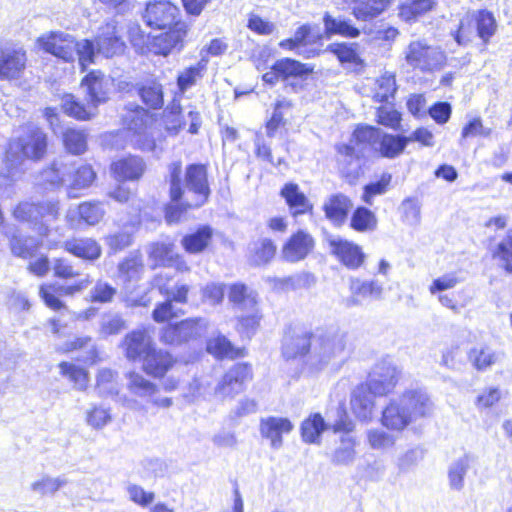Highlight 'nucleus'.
<instances>
[{
  "label": "nucleus",
  "mask_w": 512,
  "mask_h": 512,
  "mask_svg": "<svg viewBox=\"0 0 512 512\" xmlns=\"http://www.w3.org/2000/svg\"><path fill=\"white\" fill-rule=\"evenodd\" d=\"M143 21L158 34H146L141 29H133L129 41L139 55L168 57L180 52L188 39L189 24L182 18L180 8L170 0H153L146 4Z\"/></svg>",
  "instance_id": "obj_1"
},
{
  "label": "nucleus",
  "mask_w": 512,
  "mask_h": 512,
  "mask_svg": "<svg viewBox=\"0 0 512 512\" xmlns=\"http://www.w3.org/2000/svg\"><path fill=\"white\" fill-rule=\"evenodd\" d=\"M15 221L30 225L37 233L36 240L20 231H15L8 237V246L14 257L24 260L32 259L42 247V240L51 234L48 222L57 221L61 215L59 200L19 201L11 210Z\"/></svg>",
  "instance_id": "obj_2"
},
{
  "label": "nucleus",
  "mask_w": 512,
  "mask_h": 512,
  "mask_svg": "<svg viewBox=\"0 0 512 512\" xmlns=\"http://www.w3.org/2000/svg\"><path fill=\"white\" fill-rule=\"evenodd\" d=\"M434 404L421 389H410L390 399L382 411L381 423L391 431L401 432L420 418L432 415Z\"/></svg>",
  "instance_id": "obj_3"
},
{
  "label": "nucleus",
  "mask_w": 512,
  "mask_h": 512,
  "mask_svg": "<svg viewBox=\"0 0 512 512\" xmlns=\"http://www.w3.org/2000/svg\"><path fill=\"white\" fill-rule=\"evenodd\" d=\"M21 128L23 134L9 139L3 152V163L9 172L20 168L25 160L40 162L49 153V137L42 127L26 123Z\"/></svg>",
  "instance_id": "obj_4"
},
{
  "label": "nucleus",
  "mask_w": 512,
  "mask_h": 512,
  "mask_svg": "<svg viewBox=\"0 0 512 512\" xmlns=\"http://www.w3.org/2000/svg\"><path fill=\"white\" fill-rule=\"evenodd\" d=\"M346 336L334 330L317 331L313 334V346L305 359V367L311 374L335 369L345 358Z\"/></svg>",
  "instance_id": "obj_5"
},
{
  "label": "nucleus",
  "mask_w": 512,
  "mask_h": 512,
  "mask_svg": "<svg viewBox=\"0 0 512 512\" xmlns=\"http://www.w3.org/2000/svg\"><path fill=\"white\" fill-rule=\"evenodd\" d=\"M173 276L166 273H157L152 278V286L165 297V300L156 303L151 317L155 323L171 324L170 322L183 314V311L175 309L173 303L186 304L189 299L190 287L180 284L172 291L170 282Z\"/></svg>",
  "instance_id": "obj_6"
},
{
  "label": "nucleus",
  "mask_w": 512,
  "mask_h": 512,
  "mask_svg": "<svg viewBox=\"0 0 512 512\" xmlns=\"http://www.w3.org/2000/svg\"><path fill=\"white\" fill-rule=\"evenodd\" d=\"M168 171L170 203L164 207V218L168 224H175L180 222L189 210L197 209L202 205L190 198L188 195H185L181 161L171 163Z\"/></svg>",
  "instance_id": "obj_7"
},
{
  "label": "nucleus",
  "mask_w": 512,
  "mask_h": 512,
  "mask_svg": "<svg viewBox=\"0 0 512 512\" xmlns=\"http://www.w3.org/2000/svg\"><path fill=\"white\" fill-rule=\"evenodd\" d=\"M403 55L408 67L423 73L439 71L447 61L445 51L440 46L429 44L424 38L410 41Z\"/></svg>",
  "instance_id": "obj_8"
},
{
  "label": "nucleus",
  "mask_w": 512,
  "mask_h": 512,
  "mask_svg": "<svg viewBox=\"0 0 512 512\" xmlns=\"http://www.w3.org/2000/svg\"><path fill=\"white\" fill-rule=\"evenodd\" d=\"M496 30L497 22L494 15L487 10H476L462 18L453 37L460 46L469 44L475 37H479L486 45Z\"/></svg>",
  "instance_id": "obj_9"
},
{
  "label": "nucleus",
  "mask_w": 512,
  "mask_h": 512,
  "mask_svg": "<svg viewBox=\"0 0 512 512\" xmlns=\"http://www.w3.org/2000/svg\"><path fill=\"white\" fill-rule=\"evenodd\" d=\"M204 329L205 323L202 318H186L164 326L159 339L166 346H179L198 338Z\"/></svg>",
  "instance_id": "obj_10"
},
{
  "label": "nucleus",
  "mask_w": 512,
  "mask_h": 512,
  "mask_svg": "<svg viewBox=\"0 0 512 512\" xmlns=\"http://www.w3.org/2000/svg\"><path fill=\"white\" fill-rule=\"evenodd\" d=\"M92 280L89 276L79 279L70 285H60L55 282H45L39 285V297L44 305L52 311L67 309L62 296H72L85 290Z\"/></svg>",
  "instance_id": "obj_11"
},
{
  "label": "nucleus",
  "mask_w": 512,
  "mask_h": 512,
  "mask_svg": "<svg viewBox=\"0 0 512 512\" xmlns=\"http://www.w3.org/2000/svg\"><path fill=\"white\" fill-rule=\"evenodd\" d=\"M37 44L44 52L66 63H72L76 58L77 40L69 34L49 32L38 37Z\"/></svg>",
  "instance_id": "obj_12"
},
{
  "label": "nucleus",
  "mask_w": 512,
  "mask_h": 512,
  "mask_svg": "<svg viewBox=\"0 0 512 512\" xmlns=\"http://www.w3.org/2000/svg\"><path fill=\"white\" fill-rule=\"evenodd\" d=\"M96 50L105 58L122 55L126 49L122 28L115 21H108L99 27L95 36Z\"/></svg>",
  "instance_id": "obj_13"
},
{
  "label": "nucleus",
  "mask_w": 512,
  "mask_h": 512,
  "mask_svg": "<svg viewBox=\"0 0 512 512\" xmlns=\"http://www.w3.org/2000/svg\"><path fill=\"white\" fill-rule=\"evenodd\" d=\"M178 358L168 350L151 347L141 362L142 371L153 379L162 380L178 365Z\"/></svg>",
  "instance_id": "obj_14"
},
{
  "label": "nucleus",
  "mask_w": 512,
  "mask_h": 512,
  "mask_svg": "<svg viewBox=\"0 0 512 512\" xmlns=\"http://www.w3.org/2000/svg\"><path fill=\"white\" fill-rule=\"evenodd\" d=\"M28 56L23 47L0 48V81L12 82L23 77Z\"/></svg>",
  "instance_id": "obj_15"
},
{
  "label": "nucleus",
  "mask_w": 512,
  "mask_h": 512,
  "mask_svg": "<svg viewBox=\"0 0 512 512\" xmlns=\"http://www.w3.org/2000/svg\"><path fill=\"white\" fill-rule=\"evenodd\" d=\"M400 372L391 362L383 360L375 365L366 385L374 396H384L395 388Z\"/></svg>",
  "instance_id": "obj_16"
},
{
  "label": "nucleus",
  "mask_w": 512,
  "mask_h": 512,
  "mask_svg": "<svg viewBox=\"0 0 512 512\" xmlns=\"http://www.w3.org/2000/svg\"><path fill=\"white\" fill-rule=\"evenodd\" d=\"M109 169L118 182H138L144 177L147 164L141 156L127 154L112 161Z\"/></svg>",
  "instance_id": "obj_17"
},
{
  "label": "nucleus",
  "mask_w": 512,
  "mask_h": 512,
  "mask_svg": "<svg viewBox=\"0 0 512 512\" xmlns=\"http://www.w3.org/2000/svg\"><path fill=\"white\" fill-rule=\"evenodd\" d=\"M184 176L185 195L201 205L206 203L210 194L206 166L199 163L189 164L185 168Z\"/></svg>",
  "instance_id": "obj_18"
},
{
  "label": "nucleus",
  "mask_w": 512,
  "mask_h": 512,
  "mask_svg": "<svg viewBox=\"0 0 512 512\" xmlns=\"http://www.w3.org/2000/svg\"><path fill=\"white\" fill-rule=\"evenodd\" d=\"M327 242L330 253L348 269L355 270L363 264L365 254L359 245L339 236H331Z\"/></svg>",
  "instance_id": "obj_19"
},
{
  "label": "nucleus",
  "mask_w": 512,
  "mask_h": 512,
  "mask_svg": "<svg viewBox=\"0 0 512 512\" xmlns=\"http://www.w3.org/2000/svg\"><path fill=\"white\" fill-rule=\"evenodd\" d=\"M80 86L85 89L88 104L94 109L109 100V79L101 70H90L81 79Z\"/></svg>",
  "instance_id": "obj_20"
},
{
  "label": "nucleus",
  "mask_w": 512,
  "mask_h": 512,
  "mask_svg": "<svg viewBox=\"0 0 512 512\" xmlns=\"http://www.w3.org/2000/svg\"><path fill=\"white\" fill-rule=\"evenodd\" d=\"M154 346L146 328L131 330L121 342L124 356L131 362H142L150 348Z\"/></svg>",
  "instance_id": "obj_21"
},
{
  "label": "nucleus",
  "mask_w": 512,
  "mask_h": 512,
  "mask_svg": "<svg viewBox=\"0 0 512 512\" xmlns=\"http://www.w3.org/2000/svg\"><path fill=\"white\" fill-rule=\"evenodd\" d=\"M127 379L128 390L133 395L151 400L152 404L157 408H168L172 405L171 398L165 397L162 399H155L154 396L159 391L158 385L145 378L138 372H129L127 374Z\"/></svg>",
  "instance_id": "obj_22"
},
{
  "label": "nucleus",
  "mask_w": 512,
  "mask_h": 512,
  "mask_svg": "<svg viewBox=\"0 0 512 512\" xmlns=\"http://www.w3.org/2000/svg\"><path fill=\"white\" fill-rule=\"evenodd\" d=\"M293 423L285 417L268 416L260 419L259 432L262 438L270 442L272 449L278 450L283 445V434L290 433Z\"/></svg>",
  "instance_id": "obj_23"
},
{
  "label": "nucleus",
  "mask_w": 512,
  "mask_h": 512,
  "mask_svg": "<svg viewBox=\"0 0 512 512\" xmlns=\"http://www.w3.org/2000/svg\"><path fill=\"white\" fill-rule=\"evenodd\" d=\"M350 296L346 299V306L351 308L360 306L369 300L381 298L383 287L375 280H362L351 278L349 284Z\"/></svg>",
  "instance_id": "obj_24"
},
{
  "label": "nucleus",
  "mask_w": 512,
  "mask_h": 512,
  "mask_svg": "<svg viewBox=\"0 0 512 512\" xmlns=\"http://www.w3.org/2000/svg\"><path fill=\"white\" fill-rule=\"evenodd\" d=\"M319 34H313L309 25H302L299 27L292 38L280 42V47L283 49L295 50L298 55L304 58H312L318 55V51L313 48H308V45L316 43L320 40Z\"/></svg>",
  "instance_id": "obj_25"
},
{
  "label": "nucleus",
  "mask_w": 512,
  "mask_h": 512,
  "mask_svg": "<svg viewBox=\"0 0 512 512\" xmlns=\"http://www.w3.org/2000/svg\"><path fill=\"white\" fill-rule=\"evenodd\" d=\"M97 178V171L91 163L84 162L74 167L67 186L68 196L70 198L79 197L84 190L96 183Z\"/></svg>",
  "instance_id": "obj_26"
},
{
  "label": "nucleus",
  "mask_w": 512,
  "mask_h": 512,
  "mask_svg": "<svg viewBox=\"0 0 512 512\" xmlns=\"http://www.w3.org/2000/svg\"><path fill=\"white\" fill-rule=\"evenodd\" d=\"M63 249L85 261L94 262L102 255V246L92 237H72L63 244Z\"/></svg>",
  "instance_id": "obj_27"
},
{
  "label": "nucleus",
  "mask_w": 512,
  "mask_h": 512,
  "mask_svg": "<svg viewBox=\"0 0 512 512\" xmlns=\"http://www.w3.org/2000/svg\"><path fill=\"white\" fill-rule=\"evenodd\" d=\"M64 185V164L58 162L57 160H53L39 170L36 187L42 193L59 190Z\"/></svg>",
  "instance_id": "obj_28"
},
{
  "label": "nucleus",
  "mask_w": 512,
  "mask_h": 512,
  "mask_svg": "<svg viewBox=\"0 0 512 512\" xmlns=\"http://www.w3.org/2000/svg\"><path fill=\"white\" fill-rule=\"evenodd\" d=\"M228 298L238 311L251 310L260 306L258 292L242 282H236L229 286Z\"/></svg>",
  "instance_id": "obj_29"
},
{
  "label": "nucleus",
  "mask_w": 512,
  "mask_h": 512,
  "mask_svg": "<svg viewBox=\"0 0 512 512\" xmlns=\"http://www.w3.org/2000/svg\"><path fill=\"white\" fill-rule=\"evenodd\" d=\"M314 246L313 238L303 231H299L288 240L282 250V255L289 262L304 259Z\"/></svg>",
  "instance_id": "obj_30"
},
{
  "label": "nucleus",
  "mask_w": 512,
  "mask_h": 512,
  "mask_svg": "<svg viewBox=\"0 0 512 512\" xmlns=\"http://www.w3.org/2000/svg\"><path fill=\"white\" fill-rule=\"evenodd\" d=\"M212 237V228L208 225H201L195 231L184 235L181 245L188 254H199L208 248Z\"/></svg>",
  "instance_id": "obj_31"
},
{
  "label": "nucleus",
  "mask_w": 512,
  "mask_h": 512,
  "mask_svg": "<svg viewBox=\"0 0 512 512\" xmlns=\"http://www.w3.org/2000/svg\"><path fill=\"white\" fill-rule=\"evenodd\" d=\"M374 395L364 384L358 385L352 392L350 405L354 415L360 420L371 417L374 408Z\"/></svg>",
  "instance_id": "obj_32"
},
{
  "label": "nucleus",
  "mask_w": 512,
  "mask_h": 512,
  "mask_svg": "<svg viewBox=\"0 0 512 512\" xmlns=\"http://www.w3.org/2000/svg\"><path fill=\"white\" fill-rule=\"evenodd\" d=\"M313 346V334L302 332L287 337L283 343L282 353L287 359L308 356Z\"/></svg>",
  "instance_id": "obj_33"
},
{
  "label": "nucleus",
  "mask_w": 512,
  "mask_h": 512,
  "mask_svg": "<svg viewBox=\"0 0 512 512\" xmlns=\"http://www.w3.org/2000/svg\"><path fill=\"white\" fill-rule=\"evenodd\" d=\"M351 208V201L343 194L331 195L323 204L326 217L336 225L344 223Z\"/></svg>",
  "instance_id": "obj_34"
},
{
  "label": "nucleus",
  "mask_w": 512,
  "mask_h": 512,
  "mask_svg": "<svg viewBox=\"0 0 512 512\" xmlns=\"http://www.w3.org/2000/svg\"><path fill=\"white\" fill-rule=\"evenodd\" d=\"M91 108L93 107L89 106L88 102L86 104L83 103L71 93L62 96V112L76 121L85 122L91 120L96 114Z\"/></svg>",
  "instance_id": "obj_35"
},
{
  "label": "nucleus",
  "mask_w": 512,
  "mask_h": 512,
  "mask_svg": "<svg viewBox=\"0 0 512 512\" xmlns=\"http://www.w3.org/2000/svg\"><path fill=\"white\" fill-rule=\"evenodd\" d=\"M392 0H345L354 4L353 15L360 21H370L383 13Z\"/></svg>",
  "instance_id": "obj_36"
},
{
  "label": "nucleus",
  "mask_w": 512,
  "mask_h": 512,
  "mask_svg": "<svg viewBox=\"0 0 512 512\" xmlns=\"http://www.w3.org/2000/svg\"><path fill=\"white\" fill-rule=\"evenodd\" d=\"M163 127L168 135L174 136L184 129L186 122L179 99L173 98L161 114Z\"/></svg>",
  "instance_id": "obj_37"
},
{
  "label": "nucleus",
  "mask_w": 512,
  "mask_h": 512,
  "mask_svg": "<svg viewBox=\"0 0 512 512\" xmlns=\"http://www.w3.org/2000/svg\"><path fill=\"white\" fill-rule=\"evenodd\" d=\"M137 93L142 103L149 110H160L164 105V93L162 85L156 80L140 83Z\"/></svg>",
  "instance_id": "obj_38"
},
{
  "label": "nucleus",
  "mask_w": 512,
  "mask_h": 512,
  "mask_svg": "<svg viewBox=\"0 0 512 512\" xmlns=\"http://www.w3.org/2000/svg\"><path fill=\"white\" fill-rule=\"evenodd\" d=\"M105 214L104 203L100 200H86L76 206L77 220L86 226L99 224Z\"/></svg>",
  "instance_id": "obj_39"
},
{
  "label": "nucleus",
  "mask_w": 512,
  "mask_h": 512,
  "mask_svg": "<svg viewBox=\"0 0 512 512\" xmlns=\"http://www.w3.org/2000/svg\"><path fill=\"white\" fill-rule=\"evenodd\" d=\"M252 380L251 367L246 363L234 364L226 373V395L242 392Z\"/></svg>",
  "instance_id": "obj_40"
},
{
  "label": "nucleus",
  "mask_w": 512,
  "mask_h": 512,
  "mask_svg": "<svg viewBox=\"0 0 512 512\" xmlns=\"http://www.w3.org/2000/svg\"><path fill=\"white\" fill-rule=\"evenodd\" d=\"M87 363L89 365H94L100 361V353L97 346L92 345V338L87 335H79L75 336L73 339L64 342L62 345L57 347L56 351L59 354H71L77 351H81L86 347L90 346Z\"/></svg>",
  "instance_id": "obj_41"
},
{
  "label": "nucleus",
  "mask_w": 512,
  "mask_h": 512,
  "mask_svg": "<svg viewBox=\"0 0 512 512\" xmlns=\"http://www.w3.org/2000/svg\"><path fill=\"white\" fill-rule=\"evenodd\" d=\"M88 136L84 129L68 127L62 132V144L71 155H82L87 151Z\"/></svg>",
  "instance_id": "obj_42"
},
{
  "label": "nucleus",
  "mask_w": 512,
  "mask_h": 512,
  "mask_svg": "<svg viewBox=\"0 0 512 512\" xmlns=\"http://www.w3.org/2000/svg\"><path fill=\"white\" fill-rule=\"evenodd\" d=\"M240 312L241 314L237 316L236 330L243 339L250 340L258 330L263 318L261 308L259 306Z\"/></svg>",
  "instance_id": "obj_43"
},
{
  "label": "nucleus",
  "mask_w": 512,
  "mask_h": 512,
  "mask_svg": "<svg viewBox=\"0 0 512 512\" xmlns=\"http://www.w3.org/2000/svg\"><path fill=\"white\" fill-rule=\"evenodd\" d=\"M281 196L285 199L293 215L304 214L312 208L309 200L300 191L297 184H286L281 189Z\"/></svg>",
  "instance_id": "obj_44"
},
{
  "label": "nucleus",
  "mask_w": 512,
  "mask_h": 512,
  "mask_svg": "<svg viewBox=\"0 0 512 512\" xmlns=\"http://www.w3.org/2000/svg\"><path fill=\"white\" fill-rule=\"evenodd\" d=\"M117 270L125 281L140 279L145 270L143 256L140 253L129 254L118 263Z\"/></svg>",
  "instance_id": "obj_45"
},
{
  "label": "nucleus",
  "mask_w": 512,
  "mask_h": 512,
  "mask_svg": "<svg viewBox=\"0 0 512 512\" xmlns=\"http://www.w3.org/2000/svg\"><path fill=\"white\" fill-rule=\"evenodd\" d=\"M467 357L476 370L484 371L498 361L499 353L487 345H477L469 350Z\"/></svg>",
  "instance_id": "obj_46"
},
{
  "label": "nucleus",
  "mask_w": 512,
  "mask_h": 512,
  "mask_svg": "<svg viewBox=\"0 0 512 512\" xmlns=\"http://www.w3.org/2000/svg\"><path fill=\"white\" fill-rule=\"evenodd\" d=\"M406 146V136L391 135L381 132L374 150L378 151L383 157L395 158L404 151Z\"/></svg>",
  "instance_id": "obj_47"
},
{
  "label": "nucleus",
  "mask_w": 512,
  "mask_h": 512,
  "mask_svg": "<svg viewBox=\"0 0 512 512\" xmlns=\"http://www.w3.org/2000/svg\"><path fill=\"white\" fill-rule=\"evenodd\" d=\"M61 376L67 378L76 389L84 391L89 385V372L72 362L61 361L58 364Z\"/></svg>",
  "instance_id": "obj_48"
},
{
  "label": "nucleus",
  "mask_w": 512,
  "mask_h": 512,
  "mask_svg": "<svg viewBox=\"0 0 512 512\" xmlns=\"http://www.w3.org/2000/svg\"><path fill=\"white\" fill-rule=\"evenodd\" d=\"M323 22L327 35L338 34L349 38H356L360 35L359 29L354 27L351 21L345 18H334L329 13H326Z\"/></svg>",
  "instance_id": "obj_49"
},
{
  "label": "nucleus",
  "mask_w": 512,
  "mask_h": 512,
  "mask_svg": "<svg viewBox=\"0 0 512 512\" xmlns=\"http://www.w3.org/2000/svg\"><path fill=\"white\" fill-rule=\"evenodd\" d=\"M434 4L433 0H405L399 7V16L406 22L415 21L432 10Z\"/></svg>",
  "instance_id": "obj_50"
},
{
  "label": "nucleus",
  "mask_w": 512,
  "mask_h": 512,
  "mask_svg": "<svg viewBox=\"0 0 512 512\" xmlns=\"http://www.w3.org/2000/svg\"><path fill=\"white\" fill-rule=\"evenodd\" d=\"M326 429L327 425L323 417L315 413L302 422L301 435L306 443H318L322 432Z\"/></svg>",
  "instance_id": "obj_51"
},
{
  "label": "nucleus",
  "mask_w": 512,
  "mask_h": 512,
  "mask_svg": "<svg viewBox=\"0 0 512 512\" xmlns=\"http://www.w3.org/2000/svg\"><path fill=\"white\" fill-rule=\"evenodd\" d=\"M356 440L352 435H342L340 444L332 454V462L339 465L351 464L356 456Z\"/></svg>",
  "instance_id": "obj_52"
},
{
  "label": "nucleus",
  "mask_w": 512,
  "mask_h": 512,
  "mask_svg": "<svg viewBox=\"0 0 512 512\" xmlns=\"http://www.w3.org/2000/svg\"><path fill=\"white\" fill-rule=\"evenodd\" d=\"M206 64L207 61L203 57L195 65L187 67L177 76V86L181 93L192 87L203 76Z\"/></svg>",
  "instance_id": "obj_53"
},
{
  "label": "nucleus",
  "mask_w": 512,
  "mask_h": 512,
  "mask_svg": "<svg viewBox=\"0 0 512 512\" xmlns=\"http://www.w3.org/2000/svg\"><path fill=\"white\" fill-rule=\"evenodd\" d=\"M327 50L337 56L341 63L359 64L361 62L356 43H333Z\"/></svg>",
  "instance_id": "obj_54"
},
{
  "label": "nucleus",
  "mask_w": 512,
  "mask_h": 512,
  "mask_svg": "<svg viewBox=\"0 0 512 512\" xmlns=\"http://www.w3.org/2000/svg\"><path fill=\"white\" fill-rule=\"evenodd\" d=\"M396 92V80L392 73H384L376 81L373 98L379 102H387Z\"/></svg>",
  "instance_id": "obj_55"
},
{
  "label": "nucleus",
  "mask_w": 512,
  "mask_h": 512,
  "mask_svg": "<svg viewBox=\"0 0 512 512\" xmlns=\"http://www.w3.org/2000/svg\"><path fill=\"white\" fill-rule=\"evenodd\" d=\"M492 256L500 262L507 272L512 273V228L507 231L505 238L497 244Z\"/></svg>",
  "instance_id": "obj_56"
},
{
  "label": "nucleus",
  "mask_w": 512,
  "mask_h": 512,
  "mask_svg": "<svg viewBox=\"0 0 512 512\" xmlns=\"http://www.w3.org/2000/svg\"><path fill=\"white\" fill-rule=\"evenodd\" d=\"M473 459L464 456L455 461L449 469L450 486L455 490H461L464 486V476L470 468Z\"/></svg>",
  "instance_id": "obj_57"
},
{
  "label": "nucleus",
  "mask_w": 512,
  "mask_h": 512,
  "mask_svg": "<svg viewBox=\"0 0 512 512\" xmlns=\"http://www.w3.org/2000/svg\"><path fill=\"white\" fill-rule=\"evenodd\" d=\"M276 246L272 240L264 238L253 244L251 248V261L255 265L268 263L275 255Z\"/></svg>",
  "instance_id": "obj_58"
},
{
  "label": "nucleus",
  "mask_w": 512,
  "mask_h": 512,
  "mask_svg": "<svg viewBox=\"0 0 512 512\" xmlns=\"http://www.w3.org/2000/svg\"><path fill=\"white\" fill-rule=\"evenodd\" d=\"M377 226V218L369 209L359 207L351 218V227L360 232L372 231Z\"/></svg>",
  "instance_id": "obj_59"
},
{
  "label": "nucleus",
  "mask_w": 512,
  "mask_h": 512,
  "mask_svg": "<svg viewBox=\"0 0 512 512\" xmlns=\"http://www.w3.org/2000/svg\"><path fill=\"white\" fill-rule=\"evenodd\" d=\"M399 210L402 221L409 226H416L421 220V205L416 198H406L402 201Z\"/></svg>",
  "instance_id": "obj_60"
},
{
  "label": "nucleus",
  "mask_w": 512,
  "mask_h": 512,
  "mask_svg": "<svg viewBox=\"0 0 512 512\" xmlns=\"http://www.w3.org/2000/svg\"><path fill=\"white\" fill-rule=\"evenodd\" d=\"M53 276L57 279L68 281L79 277L80 272L75 269L73 263L65 257H57L52 263Z\"/></svg>",
  "instance_id": "obj_61"
},
{
  "label": "nucleus",
  "mask_w": 512,
  "mask_h": 512,
  "mask_svg": "<svg viewBox=\"0 0 512 512\" xmlns=\"http://www.w3.org/2000/svg\"><path fill=\"white\" fill-rule=\"evenodd\" d=\"M275 69L280 73L282 79L291 76H302L310 72L304 64L290 58L277 61L275 63Z\"/></svg>",
  "instance_id": "obj_62"
},
{
  "label": "nucleus",
  "mask_w": 512,
  "mask_h": 512,
  "mask_svg": "<svg viewBox=\"0 0 512 512\" xmlns=\"http://www.w3.org/2000/svg\"><path fill=\"white\" fill-rule=\"evenodd\" d=\"M367 440L372 449L386 450L396 442V438L381 429H370L367 431Z\"/></svg>",
  "instance_id": "obj_63"
},
{
  "label": "nucleus",
  "mask_w": 512,
  "mask_h": 512,
  "mask_svg": "<svg viewBox=\"0 0 512 512\" xmlns=\"http://www.w3.org/2000/svg\"><path fill=\"white\" fill-rule=\"evenodd\" d=\"M117 290L108 282L97 281L90 293V302L92 303H109L111 302Z\"/></svg>",
  "instance_id": "obj_64"
}]
</instances>
